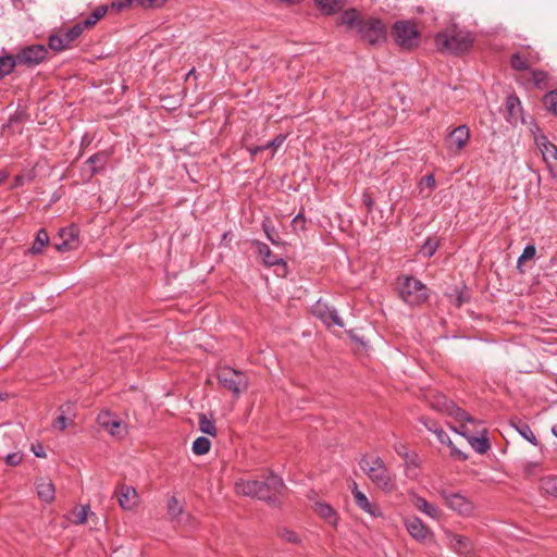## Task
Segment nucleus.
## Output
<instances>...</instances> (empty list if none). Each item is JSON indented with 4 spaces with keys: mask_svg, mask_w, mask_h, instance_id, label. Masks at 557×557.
Masks as SVG:
<instances>
[{
    "mask_svg": "<svg viewBox=\"0 0 557 557\" xmlns=\"http://www.w3.org/2000/svg\"><path fill=\"white\" fill-rule=\"evenodd\" d=\"M235 492L238 495L257 498L271 507H280V495L285 488L283 480L269 472L262 480L239 479L235 482Z\"/></svg>",
    "mask_w": 557,
    "mask_h": 557,
    "instance_id": "1",
    "label": "nucleus"
},
{
    "mask_svg": "<svg viewBox=\"0 0 557 557\" xmlns=\"http://www.w3.org/2000/svg\"><path fill=\"white\" fill-rule=\"evenodd\" d=\"M341 24L355 29L360 39L370 46H377L386 41L387 29L382 20L377 17H362L356 9L345 10L341 15Z\"/></svg>",
    "mask_w": 557,
    "mask_h": 557,
    "instance_id": "2",
    "label": "nucleus"
},
{
    "mask_svg": "<svg viewBox=\"0 0 557 557\" xmlns=\"http://www.w3.org/2000/svg\"><path fill=\"white\" fill-rule=\"evenodd\" d=\"M474 35L453 24L436 34L434 41L440 52L460 55L467 53L473 46Z\"/></svg>",
    "mask_w": 557,
    "mask_h": 557,
    "instance_id": "3",
    "label": "nucleus"
},
{
    "mask_svg": "<svg viewBox=\"0 0 557 557\" xmlns=\"http://www.w3.org/2000/svg\"><path fill=\"white\" fill-rule=\"evenodd\" d=\"M359 466L371 482L382 491L393 492L396 488L395 475L391 473V470L386 467L381 457H369L364 455L360 459Z\"/></svg>",
    "mask_w": 557,
    "mask_h": 557,
    "instance_id": "4",
    "label": "nucleus"
},
{
    "mask_svg": "<svg viewBox=\"0 0 557 557\" xmlns=\"http://www.w3.org/2000/svg\"><path fill=\"white\" fill-rule=\"evenodd\" d=\"M398 282V295L409 306H419L426 301L428 287L413 276H400Z\"/></svg>",
    "mask_w": 557,
    "mask_h": 557,
    "instance_id": "5",
    "label": "nucleus"
},
{
    "mask_svg": "<svg viewBox=\"0 0 557 557\" xmlns=\"http://www.w3.org/2000/svg\"><path fill=\"white\" fill-rule=\"evenodd\" d=\"M392 37L397 46L404 50H411L419 46L421 34L412 21L399 20L392 26Z\"/></svg>",
    "mask_w": 557,
    "mask_h": 557,
    "instance_id": "6",
    "label": "nucleus"
},
{
    "mask_svg": "<svg viewBox=\"0 0 557 557\" xmlns=\"http://www.w3.org/2000/svg\"><path fill=\"white\" fill-rule=\"evenodd\" d=\"M216 380L222 387L232 392L236 398L249 387V379L246 373L228 366L218 369Z\"/></svg>",
    "mask_w": 557,
    "mask_h": 557,
    "instance_id": "7",
    "label": "nucleus"
},
{
    "mask_svg": "<svg viewBox=\"0 0 557 557\" xmlns=\"http://www.w3.org/2000/svg\"><path fill=\"white\" fill-rule=\"evenodd\" d=\"M48 49L44 45H30L21 49L14 57L17 64L36 66L47 59Z\"/></svg>",
    "mask_w": 557,
    "mask_h": 557,
    "instance_id": "8",
    "label": "nucleus"
},
{
    "mask_svg": "<svg viewBox=\"0 0 557 557\" xmlns=\"http://www.w3.org/2000/svg\"><path fill=\"white\" fill-rule=\"evenodd\" d=\"M97 423L117 438H123L127 433L126 425L122 423V420L109 410H102L97 416Z\"/></svg>",
    "mask_w": 557,
    "mask_h": 557,
    "instance_id": "9",
    "label": "nucleus"
},
{
    "mask_svg": "<svg viewBox=\"0 0 557 557\" xmlns=\"http://www.w3.org/2000/svg\"><path fill=\"white\" fill-rule=\"evenodd\" d=\"M52 246L60 252H65L77 248L78 230L75 226L64 227L53 237Z\"/></svg>",
    "mask_w": 557,
    "mask_h": 557,
    "instance_id": "10",
    "label": "nucleus"
},
{
    "mask_svg": "<svg viewBox=\"0 0 557 557\" xmlns=\"http://www.w3.org/2000/svg\"><path fill=\"white\" fill-rule=\"evenodd\" d=\"M445 534L448 540V546L458 555L468 557L473 553L474 546L469 537L453 533L451 531H446Z\"/></svg>",
    "mask_w": 557,
    "mask_h": 557,
    "instance_id": "11",
    "label": "nucleus"
},
{
    "mask_svg": "<svg viewBox=\"0 0 557 557\" xmlns=\"http://www.w3.org/2000/svg\"><path fill=\"white\" fill-rule=\"evenodd\" d=\"M446 505L460 515L468 516L473 510V505L465 496L458 493H443Z\"/></svg>",
    "mask_w": 557,
    "mask_h": 557,
    "instance_id": "12",
    "label": "nucleus"
},
{
    "mask_svg": "<svg viewBox=\"0 0 557 557\" xmlns=\"http://www.w3.org/2000/svg\"><path fill=\"white\" fill-rule=\"evenodd\" d=\"M470 137V131L467 125L455 127L446 139L447 148L459 152L465 148Z\"/></svg>",
    "mask_w": 557,
    "mask_h": 557,
    "instance_id": "13",
    "label": "nucleus"
},
{
    "mask_svg": "<svg viewBox=\"0 0 557 557\" xmlns=\"http://www.w3.org/2000/svg\"><path fill=\"white\" fill-rule=\"evenodd\" d=\"M540 61V55L534 51L515 52L510 57V66L515 71H527L531 65L536 64Z\"/></svg>",
    "mask_w": 557,
    "mask_h": 557,
    "instance_id": "14",
    "label": "nucleus"
},
{
    "mask_svg": "<svg viewBox=\"0 0 557 557\" xmlns=\"http://www.w3.org/2000/svg\"><path fill=\"white\" fill-rule=\"evenodd\" d=\"M252 244L257 247L259 256L262 258V263L270 268L274 265H281L284 270V273L287 271V263L283 258L277 257L272 252L270 247L259 240H253Z\"/></svg>",
    "mask_w": 557,
    "mask_h": 557,
    "instance_id": "15",
    "label": "nucleus"
},
{
    "mask_svg": "<svg viewBox=\"0 0 557 557\" xmlns=\"http://www.w3.org/2000/svg\"><path fill=\"white\" fill-rule=\"evenodd\" d=\"M115 495L120 506L125 510H132L138 504V494L133 486L120 484L116 488Z\"/></svg>",
    "mask_w": 557,
    "mask_h": 557,
    "instance_id": "16",
    "label": "nucleus"
},
{
    "mask_svg": "<svg viewBox=\"0 0 557 557\" xmlns=\"http://www.w3.org/2000/svg\"><path fill=\"white\" fill-rule=\"evenodd\" d=\"M506 108V120L511 124H517L519 120H522V107L520 99L516 94L507 96L505 101Z\"/></svg>",
    "mask_w": 557,
    "mask_h": 557,
    "instance_id": "17",
    "label": "nucleus"
},
{
    "mask_svg": "<svg viewBox=\"0 0 557 557\" xmlns=\"http://www.w3.org/2000/svg\"><path fill=\"white\" fill-rule=\"evenodd\" d=\"M405 524L408 533L419 542L424 541L431 534L430 529L417 517L408 518Z\"/></svg>",
    "mask_w": 557,
    "mask_h": 557,
    "instance_id": "18",
    "label": "nucleus"
},
{
    "mask_svg": "<svg viewBox=\"0 0 557 557\" xmlns=\"http://www.w3.org/2000/svg\"><path fill=\"white\" fill-rule=\"evenodd\" d=\"M109 157L110 153L108 151L102 150L90 156L87 159L86 164L89 165L88 178H91L92 176L104 171L106 165L109 161Z\"/></svg>",
    "mask_w": 557,
    "mask_h": 557,
    "instance_id": "19",
    "label": "nucleus"
},
{
    "mask_svg": "<svg viewBox=\"0 0 557 557\" xmlns=\"http://www.w3.org/2000/svg\"><path fill=\"white\" fill-rule=\"evenodd\" d=\"M314 4L323 15H333L346 7L347 0H314Z\"/></svg>",
    "mask_w": 557,
    "mask_h": 557,
    "instance_id": "20",
    "label": "nucleus"
},
{
    "mask_svg": "<svg viewBox=\"0 0 557 557\" xmlns=\"http://www.w3.org/2000/svg\"><path fill=\"white\" fill-rule=\"evenodd\" d=\"M429 405L436 411L447 413L454 401L448 399L446 395L440 392L430 393L426 397Z\"/></svg>",
    "mask_w": 557,
    "mask_h": 557,
    "instance_id": "21",
    "label": "nucleus"
},
{
    "mask_svg": "<svg viewBox=\"0 0 557 557\" xmlns=\"http://www.w3.org/2000/svg\"><path fill=\"white\" fill-rule=\"evenodd\" d=\"M314 512L331 525H337L338 515L331 505L322 502H317L314 504Z\"/></svg>",
    "mask_w": 557,
    "mask_h": 557,
    "instance_id": "22",
    "label": "nucleus"
},
{
    "mask_svg": "<svg viewBox=\"0 0 557 557\" xmlns=\"http://www.w3.org/2000/svg\"><path fill=\"white\" fill-rule=\"evenodd\" d=\"M317 312L321 320L327 325H337V326H344V323L342 319L338 317L337 311L335 309H329L327 307H324V309H321L320 304H318Z\"/></svg>",
    "mask_w": 557,
    "mask_h": 557,
    "instance_id": "23",
    "label": "nucleus"
},
{
    "mask_svg": "<svg viewBox=\"0 0 557 557\" xmlns=\"http://www.w3.org/2000/svg\"><path fill=\"white\" fill-rule=\"evenodd\" d=\"M394 449L405 460L407 467H419L418 454L410 451L405 444L397 443L394 445Z\"/></svg>",
    "mask_w": 557,
    "mask_h": 557,
    "instance_id": "24",
    "label": "nucleus"
},
{
    "mask_svg": "<svg viewBox=\"0 0 557 557\" xmlns=\"http://www.w3.org/2000/svg\"><path fill=\"white\" fill-rule=\"evenodd\" d=\"M481 436H472L468 437V442L471 445V447L478 453V454H485L491 448V443L488 437L486 436L487 430L483 429L481 432Z\"/></svg>",
    "mask_w": 557,
    "mask_h": 557,
    "instance_id": "25",
    "label": "nucleus"
},
{
    "mask_svg": "<svg viewBox=\"0 0 557 557\" xmlns=\"http://www.w3.org/2000/svg\"><path fill=\"white\" fill-rule=\"evenodd\" d=\"M448 297L450 299V302L456 306L457 308H460L463 304H467L471 299V293L469 288L463 285L462 287H456L453 293L448 294Z\"/></svg>",
    "mask_w": 557,
    "mask_h": 557,
    "instance_id": "26",
    "label": "nucleus"
},
{
    "mask_svg": "<svg viewBox=\"0 0 557 557\" xmlns=\"http://www.w3.org/2000/svg\"><path fill=\"white\" fill-rule=\"evenodd\" d=\"M511 425L529 443H531L534 446L539 445L536 436L534 435L533 431L531 430L530 425L527 422L522 420L511 421Z\"/></svg>",
    "mask_w": 557,
    "mask_h": 557,
    "instance_id": "27",
    "label": "nucleus"
},
{
    "mask_svg": "<svg viewBox=\"0 0 557 557\" xmlns=\"http://www.w3.org/2000/svg\"><path fill=\"white\" fill-rule=\"evenodd\" d=\"M109 11L108 4H102L97 7L88 17H86L82 22V25L85 26L86 29L92 28Z\"/></svg>",
    "mask_w": 557,
    "mask_h": 557,
    "instance_id": "28",
    "label": "nucleus"
},
{
    "mask_svg": "<svg viewBox=\"0 0 557 557\" xmlns=\"http://www.w3.org/2000/svg\"><path fill=\"white\" fill-rule=\"evenodd\" d=\"M37 493L44 502L50 503L54 499V486L51 481L41 479L37 483Z\"/></svg>",
    "mask_w": 557,
    "mask_h": 557,
    "instance_id": "29",
    "label": "nucleus"
},
{
    "mask_svg": "<svg viewBox=\"0 0 557 557\" xmlns=\"http://www.w3.org/2000/svg\"><path fill=\"white\" fill-rule=\"evenodd\" d=\"M419 421L430 431V432H433L436 434V437L437 440L444 444V445H447L448 447L449 446H453V442L450 440V437L448 436V434L442 429L440 428L438 423L437 422H432V426H429V424L426 423V419L424 417H421L419 418Z\"/></svg>",
    "mask_w": 557,
    "mask_h": 557,
    "instance_id": "30",
    "label": "nucleus"
},
{
    "mask_svg": "<svg viewBox=\"0 0 557 557\" xmlns=\"http://www.w3.org/2000/svg\"><path fill=\"white\" fill-rule=\"evenodd\" d=\"M49 235L48 232L45 228H40L37 232L36 238L32 245V247L28 249L29 253L32 255H39L42 252L44 247L49 244Z\"/></svg>",
    "mask_w": 557,
    "mask_h": 557,
    "instance_id": "31",
    "label": "nucleus"
},
{
    "mask_svg": "<svg viewBox=\"0 0 557 557\" xmlns=\"http://www.w3.org/2000/svg\"><path fill=\"white\" fill-rule=\"evenodd\" d=\"M262 230L267 236V238L274 245L280 246L282 245L281 237L278 235V232L275 230L271 219L269 216H265L262 221Z\"/></svg>",
    "mask_w": 557,
    "mask_h": 557,
    "instance_id": "32",
    "label": "nucleus"
},
{
    "mask_svg": "<svg viewBox=\"0 0 557 557\" xmlns=\"http://www.w3.org/2000/svg\"><path fill=\"white\" fill-rule=\"evenodd\" d=\"M354 499L356 505L367 513L373 517L377 515V507L371 504L368 497L362 492H356Z\"/></svg>",
    "mask_w": 557,
    "mask_h": 557,
    "instance_id": "33",
    "label": "nucleus"
},
{
    "mask_svg": "<svg viewBox=\"0 0 557 557\" xmlns=\"http://www.w3.org/2000/svg\"><path fill=\"white\" fill-rule=\"evenodd\" d=\"M450 408L447 411V414L453 417L458 422H469L472 424L478 423L475 419H473L466 410L458 407L455 403L449 405Z\"/></svg>",
    "mask_w": 557,
    "mask_h": 557,
    "instance_id": "34",
    "label": "nucleus"
},
{
    "mask_svg": "<svg viewBox=\"0 0 557 557\" xmlns=\"http://www.w3.org/2000/svg\"><path fill=\"white\" fill-rule=\"evenodd\" d=\"M414 506H416L417 509H419L420 511L424 512L425 515H428L431 518L438 517V513H440L438 508L435 505L429 503L423 497L417 496L414 498Z\"/></svg>",
    "mask_w": 557,
    "mask_h": 557,
    "instance_id": "35",
    "label": "nucleus"
},
{
    "mask_svg": "<svg viewBox=\"0 0 557 557\" xmlns=\"http://www.w3.org/2000/svg\"><path fill=\"white\" fill-rule=\"evenodd\" d=\"M18 65L16 59L12 54L0 57V81L7 75L11 74L15 66Z\"/></svg>",
    "mask_w": 557,
    "mask_h": 557,
    "instance_id": "36",
    "label": "nucleus"
},
{
    "mask_svg": "<svg viewBox=\"0 0 557 557\" xmlns=\"http://www.w3.org/2000/svg\"><path fill=\"white\" fill-rule=\"evenodd\" d=\"M199 430L210 436L216 435V428L213 419H209L205 413L198 414Z\"/></svg>",
    "mask_w": 557,
    "mask_h": 557,
    "instance_id": "37",
    "label": "nucleus"
},
{
    "mask_svg": "<svg viewBox=\"0 0 557 557\" xmlns=\"http://www.w3.org/2000/svg\"><path fill=\"white\" fill-rule=\"evenodd\" d=\"M541 490L557 498V475H548L541 479Z\"/></svg>",
    "mask_w": 557,
    "mask_h": 557,
    "instance_id": "38",
    "label": "nucleus"
},
{
    "mask_svg": "<svg viewBox=\"0 0 557 557\" xmlns=\"http://www.w3.org/2000/svg\"><path fill=\"white\" fill-rule=\"evenodd\" d=\"M210 440L205 436H199L194 441L191 449L195 455L201 456L207 454L210 450Z\"/></svg>",
    "mask_w": 557,
    "mask_h": 557,
    "instance_id": "39",
    "label": "nucleus"
},
{
    "mask_svg": "<svg viewBox=\"0 0 557 557\" xmlns=\"http://www.w3.org/2000/svg\"><path fill=\"white\" fill-rule=\"evenodd\" d=\"M48 47H49V49L53 50L54 52H60V51H63V50L70 48L67 42L64 40V36H59V35H50L49 36Z\"/></svg>",
    "mask_w": 557,
    "mask_h": 557,
    "instance_id": "40",
    "label": "nucleus"
},
{
    "mask_svg": "<svg viewBox=\"0 0 557 557\" xmlns=\"http://www.w3.org/2000/svg\"><path fill=\"white\" fill-rule=\"evenodd\" d=\"M542 154L546 162H555L557 164V146L545 139L544 148H542Z\"/></svg>",
    "mask_w": 557,
    "mask_h": 557,
    "instance_id": "41",
    "label": "nucleus"
},
{
    "mask_svg": "<svg viewBox=\"0 0 557 557\" xmlns=\"http://www.w3.org/2000/svg\"><path fill=\"white\" fill-rule=\"evenodd\" d=\"M85 26L82 25V22H78L76 23L75 25H73L71 28H69L65 33H64V40L67 42V45L70 46L71 42H73L74 40H76L82 34L83 32L85 30Z\"/></svg>",
    "mask_w": 557,
    "mask_h": 557,
    "instance_id": "42",
    "label": "nucleus"
},
{
    "mask_svg": "<svg viewBox=\"0 0 557 557\" xmlns=\"http://www.w3.org/2000/svg\"><path fill=\"white\" fill-rule=\"evenodd\" d=\"M438 248V240L429 237L420 248V253L425 258H431Z\"/></svg>",
    "mask_w": 557,
    "mask_h": 557,
    "instance_id": "43",
    "label": "nucleus"
},
{
    "mask_svg": "<svg viewBox=\"0 0 557 557\" xmlns=\"http://www.w3.org/2000/svg\"><path fill=\"white\" fill-rule=\"evenodd\" d=\"M543 103L549 112L557 115V90L548 91L543 97Z\"/></svg>",
    "mask_w": 557,
    "mask_h": 557,
    "instance_id": "44",
    "label": "nucleus"
},
{
    "mask_svg": "<svg viewBox=\"0 0 557 557\" xmlns=\"http://www.w3.org/2000/svg\"><path fill=\"white\" fill-rule=\"evenodd\" d=\"M29 119V115L25 110H16L14 114H12L8 121V124L4 127H13L16 124H23Z\"/></svg>",
    "mask_w": 557,
    "mask_h": 557,
    "instance_id": "45",
    "label": "nucleus"
},
{
    "mask_svg": "<svg viewBox=\"0 0 557 557\" xmlns=\"http://www.w3.org/2000/svg\"><path fill=\"white\" fill-rule=\"evenodd\" d=\"M536 253V248L534 245H527L522 251V255L519 257L517 262V268L522 272L521 265L528 261L534 258Z\"/></svg>",
    "mask_w": 557,
    "mask_h": 557,
    "instance_id": "46",
    "label": "nucleus"
},
{
    "mask_svg": "<svg viewBox=\"0 0 557 557\" xmlns=\"http://www.w3.org/2000/svg\"><path fill=\"white\" fill-rule=\"evenodd\" d=\"M183 512V508L175 496H172L168 502V513L172 518L178 517Z\"/></svg>",
    "mask_w": 557,
    "mask_h": 557,
    "instance_id": "47",
    "label": "nucleus"
},
{
    "mask_svg": "<svg viewBox=\"0 0 557 557\" xmlns=\"http://www.w3.org/2000/svg\"><path fill=\"white\" fill-rule=\"evenodd\" d=\"M88 511H89V506H81V507L75 508L73 510V516L75 518L74 522L76 524L85 523L87 520Z\"/></svg>",
    "mask_w": 557,
    "mask_h": 557,
    "instance_id": "48",
    "label": "nucleus"
},
{
    "mask_svg": "<svg viewBox=\"0 0 557 557\" xmlns=\"http://www.w3.org/2000/svg\"><path fill=\"white\" fill-rule=\"evenodd\" d=\"M134 3H136V0H119V1H113V2H111V4H108V5H109V10L111 9L112 11H115L119 13L126 9H129Z\"/></svg>",
    "mask_w": 557,
    "mask_h": 557,
    "instance_id": "49",
    "label": "nucleus"
},
{
    "mask_svg": "<svg viewBox=\"0 0 557 557\" xmlns=\"http://www.w3.org/2000/svg\"><path fill=\"white\" fill-rule=\"evenodd\" d=\"M169 0H136V4L144 9H160L165 5Z\"/></svg>",
    "mask_w": 557,
    "mask_h": 557,
    "instance_id": "50",
    "label": "nucleus"
},
{
    "mask_svg": "<svg viewBox=\"0 0 557 557\" xmlns=\"http://www.w3.org/2000/svg\"><path fill=\"white\" fill-rule=\"evenodd\" d=\"M548 75L545 71L542 70H533L532 71V81L537 88H542V86L546 83Z\"/></svg>",
    "mask_w": 557,
    "mask_h": 557,
    "instance_id": "51",
    "label": "nucleus"
},
{
    "mask_svg": "<svg viewBox=\"0 0 557 557\" xmlns=\"http://www.w3.org/2000/svg\"><path fill=\"white\" fill-rule=\"evenodd\" d=\"M285 139H286V135L278 134L277 136H275V138L268 141L265 145H262V148H264V150H267V149L276 150L278 147H281L283 145Z\"/></svg>",
    "mask_w": 557,
    "mask_h": 557,
    "instance_id": "52",
    "label": "nucleus"
},
{
    "mask_svg": "<svg viewBox=\"0 0 557 557\" xmlns=\"http://www.w3.org/2000/svg\"><path fill=\"white\" fill-rule=\"evenodd\" d=\"M278 534L288 543L297 544L300 542L299 536L294 531L283 529L278 532Z\"/></svg>",
    "mask_w": 557,
    "mask_h": 557,
    "instance_id": "53",
    "label": "nucleus"
},
{
    "mask_svg": "<svg viewBox=\"0 0 557 557\" xmlns=\"http://www.w3.org/2000/svg\"><path fill=\"white\" fill-rule=\"evenodd\" d=\"M69 421H72V418L59 414V417L52 422V426L53 429L63 431L67 426Z\"/></svg>",
    "mask_w": 557,
    "mask_h": 557,
    "instance_id": "54",
    "label": "nucleus"
},
{
    "mask_svg": "<svg viewBox=\"0 0 557 557\" xmlns=\"http://www.w3.org/2000/svg\"><path fill=\"white\" fill-rule=\"evenodd\" d=\"M4 460L8 466L15 467L22 462V455L20 453H11L7 455Z\"/></svg>",
    "mask_w": 557,
    "mask_h": 557,
    "instance_id": "55",
    "label": "nucleus"
},
{
    "mask_svg": "<svg viewBox=\"0 0 557 557\" xmlns=\"http://www.w3.org/2000/svg\"><path fill=\"white\" fill-rule=\"evenodd\" d=\"M292 226L301 231L306 230V218L302 213H298L292 221Z\"/></svg>",
    "mask_w": 557,
    "mask_h": 557,
    "instance_id": "56",
    "label": "nucleus"
},
{
    "mask_svg": "<svg viewBox=\"0 0 557 557\" xmlns=\"http://www.w3.org/2000/svg\"><path fill=\"white\" fill-rule=\"evenodd\" d=\"M74 407H75V404L70 403V401L61 405L59 408L60 414L67 416L71 418L72 416H74V413H73Z\"/></svg>",
    "mask_w": 557,
    "mask_h": 557,
    "instance_id": "57",
    "label": "nucleus"
},
{
    "mask_svg": "<svg viewBox=\"0 0 557 557\" xmlns=\"http://www.w3.org/2000/svg\"><path fill=\"white\" fill-rule=\"evenodd\" d=\"M362 203L366 206L368 212H371L373 210L374 200L370 193L364 191L362 194Z\"/></svg>",
    "mask_w": 557,
    "mask_h": 557,
    "instance_id": "58",
    "label": "nucleus"
},
{
    "mask_svg": "<svg viewBox=\"0 0 557 557\" xmlns=\"http://www.w3.org/2000/svg\"><path fill=\"white\" fill-rule=\"evenodd\" d=\"M32 451L34 453V455L36 457H39V458L46 457L45 447L41 443L32 444Z\"/></svg>",
    "mask_w": 557,
    "mask_h": 557,
    "instance_id": "59",
    "label": "nucleus"
},
{
    "mask_svg": "<svg viewBox=\"0 0 557 557\" xmlns=\"http://www.w3.org/2000/svg\"><path fill=\"white\" fill-rule=\"evenodd\" d=\"M450 448V455L455 457L458 460L466 461L468 459V455L459 450L455 445L449 446Z\"/></svg>",
    "mask_w": 557,
    "mask_h": 557,
    "instance_id": "60",
    "label": "nucleus"
},
{
    "mask_svg": "<svg viewBox=\"0 0 557 557\" xmlns=\"http://www.w3.org/2000/svg\"><path fill=\"white\" fill-rule=\"evenodd\" d=\"M451 430L458 434H460L461 436L466 437L468 440V437H472L471 435H469L470 431L469 429L467 428V425L465 424H460L459 428H454L451 426Z\"/></svg>",
    "mask_w": 557,
    "mask_h": 557,
    "instance_id": "61",
    "label": "nucleus"
},
{
    "mask_svg": "<svg viewBox=\"0 0 557 557\" xmlns=\"http://www.w3.org/2000/svg\"><path fill=\"white\" fill-rule=\"evenodd\" d=\"M537 467L536 462H528L524 467V471L527 475H531L533 470Z\"/></svg>",
    "mask_w": 557,
    "mask_h": 557,
    "instance_id": "62",
    "label": "nucleus"
},
{
    "mask_svg": "<svg viewBox=\"0 0 557 557\" xmlns=\"http://www.w3.org/2000/svg\"><path fill=\"white\" fill-rule=\"evenodd\" d=\"M425 181V184L429 186V187H434L435 186V178H434V175L433 174H430V175H426L424 176L423 178Z\"/></svg>",
    "mask_w": 557,
    "mask_h": 557,
    "instance_id": "63",
    "label": "nucleus"
},
{
    "mask_svg": "<svg viewBox=\"0 0 557 557\" xmlns=\"http://www.w3.org/2000/svg\"><path fill=\"white\" fill-rule=\"evenodd\" d=\"M247 149H248V151L250 152V154H251L252 157H255L258 152H260V151H263V150H264V148H262V145H261V146L248 147Z\"/></svg>",
    "mask_w": 557,
    "mask_h": 557,
    "instance_id": "64",
    "label": "nucleus"
}]
</instances>
